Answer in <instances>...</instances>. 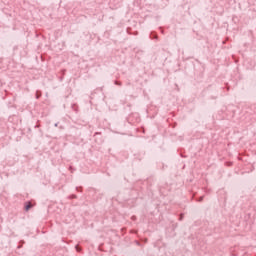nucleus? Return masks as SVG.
<instances>
[{"label": "nucleus", "instance_id": "f257e3e1", "mask_svg": "<svg viewBox=\"0 0 256 256\" xmlns=\"http://www.w3.org/2000/svg\"><path fill=\"white\" fill-rule=\"evenodd\" d=\"M31 202H26L25 203V206H24V209H25V211H29V209H31Z\"/></svg>", "mask_w": 256, "mask_h": 256}, {"label": "nucleus", "instance_id": "f03ea898", "mask_svg": "<svg viewBox=\"0 0 256 256\" xmlns=\"http://www.w3.org/2000/svg\"><path fill=\"white\" fill-rule=\"evenodd\" d=\"M150 39H158L157 33L156 32H151L150 33Z\"/></svg>", "mask_w": 256, "mask_h": 256}, {"label": "nucleus", "instance_id": "7ed1b4c3", "mask_svg": "<svg viewBox=\"0 0 256 256\" xmlns=\"http://www.w3.org/2000/svg\"><path fill=\"white\" fill-rule=\"evenodd\" d=\"M23 245H25V241L20 240L19 245H18V249H21V247H23Z\"/></svg>", "mask_w": 256, "mask_h": 256}, {"label": "nucleus", "instance_id": "20e7f679", "mask_svg": "<svg viewBox=\"0 0 256 256\" xmlns=\"http://www.w3.org/2000/svg\"><path fill=\"white\" fill-rule=\"evenodd\" d=\"M41 98V91L37 90L36 91V99H40Z\"/></svg>", "mask_w": 256, "mask_h": 256}, {"label": "nucleus", "instance_id": "39448f33", "mask_svg": "<svg viewBox=\"0 0 256 256\" xmlns=\"http://www.w3.org/2000/svg\"><path fill=\"white\" fill-rule=\"evenodd\" d=\"M75 249L78 253H81V246H79V244L75 246Z\"/></svg>", "mask_w": 256, "mask_h": 256}, {"label": "nucleus", "instance_id": "423d86ee", "mask_svg": "<svg viewBox=\"0 0 256 256\" xmlns=\"http://www.w3.org/2000/svg\"><path fill=\"white\" fill-rule=\"evenodd\" d=\"M68 199H77V195L72 194V195L68 196Z\"/></svg>", "mask_w": 256, "mask_h": 256}, {"label": "nucleus", "instance_id": "0eeeda50", "mask_svg": "<svg viewBox=\"0 0 256 256\" xmlns=\"http://www.w3.org/2000/svg\"><path fill=\"white\" fill-rule=\"evenodd\" d=\"M72 109H73V111H75L77 113V105L76 104H72Z\"/></svg>", "mask_w": 256, "mask_h": 256}, {"label": "nucleus", "instance_id": "6e6552de", "mask_svg": "<svg viewBox=\"0 0 256 256\" xmlns=\"http://www.w3.org/2000/svg\"><path fill=\"white\" fill-rule=\"evenodd\" d=\"M204 198H205V196H200L196 201H198L199 203H201V201H203Z\"/></svg>", "mask_w": 256, "mask_h": 256}, {"label": "nucleus", "instance_id": "1a4fd4ad", "mask_svg": "<svg viewBox=\"0 0 256 256\" xmlns=\"http://www.w3.org/2000/svg\"><path fill=\"white\" fill-rule=\"evenodd\" d=\"M114 83H115V85L121 86V82H119V81H115Z\"/></svg>", "mask_w": 256, "mask_h": 256}, {"label": "nucleus", "instance_id": "9d476101", "mask_svg": "<svg viewBox=\"0 0 256 256\" xmlns=\"http://www.w3.org/2000/svg\"><path fill=\"white\" fill-rule=\"evenodd\" d=\"M173 229H177V224L172 225Z\"/></svg>", "mask_w": 256, "mask_h": 256}, {"label": "nucleus", "instance_id": "9b49d317", "mask_svg": "<svg viewBox=\"0 0 256 256\" xmlns=\"http://www.w3.org/2000/svg\"><path fill=\"white\" fill-rule=\"evenodd\" d=\"M182 219H183V214L180 215L179 221H181Z\"/></svg>", "mask_w": 256, "mask_h": 256}, {"label": "nucleus", "instance_id": "f8f14e48", "mask_svg": "<svg viewBox=\"0 0 256 256\" xmlns=\"http://www.w3.org/2000/svg\"><path fill=\"white\" fill-rule=\"evenodd\" d=\"M76 191H81V188H79V187H76Z\"/></svg>", "mask_w": 256, "mask_h": 256}, {"label": "nucleus", "instance_id": "ddd939ff", "mask_svg": "<svg viewBox=\"0 0 256 256\" xmlns=\"http://www.w3.org/2000/svg\"><path fill=\"white\" fill-rule=\"evenodd\" d=\"M58 125H59V123H55V124H54V127H58Z\"/></svg>", "mask_w": 256, "mask_h": 256}]
</instances>
